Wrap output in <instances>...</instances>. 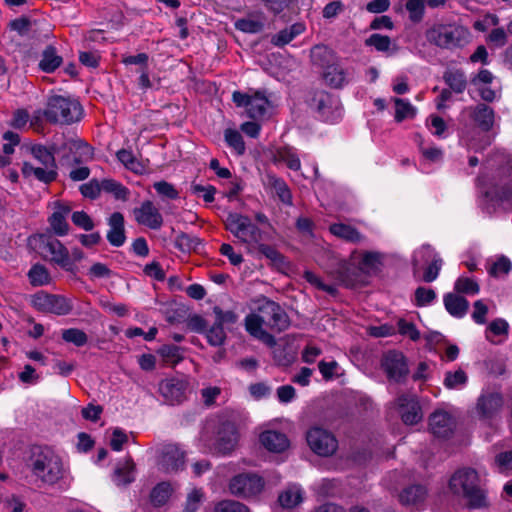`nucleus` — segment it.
Listing matches in <instances>:
<instances>
[{"mask_svg":"<svg viewBox=\"0 0 512 512\" xmlns=\"http://www.w3.org/2000/svg\"><path fill=\"white\" fill-rule=\"evenodd\" d=\"M448 488L454 496L463 499L470 510L490 507L486 484L472 467L456 470L449 479Z\"/></svg>","mask_w":512,"mask_h":512,"instance_id":"nucleus-1","label":"nucleus"},{"mask_svg":"<svg viewBox=\"0 0 512 512\" xmlns=\"http://www.w3.org/2000/svg\"><path fill=\"white\" fill-rule=\"evenodd\" d=\"M31 155L44 167H55L56 154L65 157L68 153L73 154V161L76 164L87 161L93 157V148L86 141L79 138L64 140L62 143L53 142L50 146L34 144L30 148Z\"/></svg>","mask_w":512,"mask_h":512,"instance_id":"nucleus-2","label":"nucleus"},{"mask_svg":"<svg viewBox=\"0 0 512 512\" xmlns=\"http://www.w3.org/2000/svg\"><path fill=\"white\" fill-rule=\"evenodd\" d=\"M42 115L49 124L71 125L81 121L84 110L77 99L53 94L47 97Z\"/></svg>","mask_w":512,"mask_h":512,"instance_id":"nucleus-3","label":"nucleus"},{"mask_svg":"<svg viewBox=\"0 0 512 512\" xmlns=\"http://www.w3.org/2000/svg\"><path fill=\"white\" fill-rule=\"evenodd\" d=\"M27 463L32 473L45 483L54 484L62 477L61 461L48 447L32 445Z\"/></svg>","mask_w":512,"mask_h":512,"instance_id":"nucleus-4","label":"nucleus"},{"mask_svg":"<svg viewBox=\"0 0 512 512\" xmlns=\"http://www.w3.org/2000/svg\"><path fill=\"white\" fill-rule=\"evenodd\" d=\"M427 41L441 49L452 50L464 47L469 42L470 32L456 24H434L426 30Z\"/></svg>","mask_w":512,"mask_h":512,"instance_id":"nucleus-5","label":"nucleus"},{"mask_svg":"<svg viewBox=\"0 0 512 512\" xmlns=\"http://www.w3.org/2000/svg\"><path fill=\"white\" fill-rule=\"evenodd\" d=\"M306 104L317 119L337 123L342 118V106L337 96L325 90H314L306 98Z\"/></svg>","mask_w":512,"mask_h":512,"instance_id":"nucleus-6","label":"nucleus"},{"mask_svg":"<svg viewBox=\"0 0 512 512\" xmlns=\"http://www.w3.org/2000/svg\"><path fill=\"white\" fill-rule=\"evenodd\" d=\"M225 228L241 242L256 246L263 241V232L250 217L240 213L231 212L225 220Z\"/></svg>","mask_w":512,"mask_h":512,"instance_id":"nucleus-7","label":"nucleus"},{"mask_svg":"<svg viewBox=\"0 0 512 512\" xmlns=\"http://www.w3.org/2000/svg\"><path fill=\"white\" fill-rule=\"evenodd\" d=\"M31 306L42 313L65 316L72 312L74 305L70 298L40 290L31 296Z\"/></svg>","mask_w":512,"mask_h":512,"instance_id":"nucleus-8","label":"nucleus"},{"mask_svg":"<svg viewBox=\"0 0 512 512\" xmlns=\"http://www.w3.org/2000/svg\"><path fill=\"white\" fill-rule=\"evenodd\" d=\"M232 101L237 107L245 108L248 116L252 119H263L267 115L270 101L265 91L257 90L252 94L241 91H234Z\"/></svg>","mask_w":512,"mask_h":512,"instance_id":"nucleus-9","label":"nucleus"},{"mask_svg":"<svg viewBox=\"0 0 512 512\" xmlns=\"http://www.w3.org/2000/svg\"><path fill=\"white\" fill-rule=\"evenodd\" d=\"M265 487V480L256 473H240L229 482V491L239 498H252L259 495Z\"/></svg>","mask_w":512,"mask_h":512,"instance_id":"nucleus-10","label":"nucleus"},{"mask_svg":"<svg viewBox=\"0 0 512 512\" xmlns=\"http://www.w3.org/2000/svg\"><path fill=\"white\" fill-rule=\"evenodd\" d=\"M306 440L311 450L322 457H328L335 453L338 441L335 436L320 427H312L306 434Z\"/></svg>","mask_w":512,"mask_h":512,"instance_id":"nucleus-11","label":"nucleus"},{"mask_svg":"<svg viewBox=\"0 0 512 512\" xmlns=\"http://www.w3.org/2000/svg\"><path fill=\"white\" fill-rule=\"evenodd\" d=\"M185 456L179 445L164 444L158 450V468L164 473H177L185 467Z\"/></svg>","mask_w":512,"mask_h":512,"instance_id":"nucleus-12","label":"nucleus"},{"mask_svg":"<svg viewBox=\"0 0 512 512\" xmlns=\"http://www.w3.org/2000/svg\"><path fill=\"white\" fill-rule=\"evenodd\" d=\"M262 318L265 320V326L271 331L280 333L290 326V319L286 311L279 303L273 300H266L260 307Z\"/></svg>","mask_w":512,"mask_h":512,"instance_id":"nucleus-13","label":"nucleus"},{"mask_svg":"<svg viewBox=\"0 0 512 512\" xmlns=\"http://www.w3.org/2000/svg\"><path fill=\"white\" fill-rule=\"evenodd\" d=\"M43 249L52 255L51 261L67 272H74L76 266L71 260L70 253L65 245L52 235L39 236Z\"/></svg>","mask_w":512,"mask_h":512,"instance_id":"nucleus-14","label":"nucleus"},{"mask_svg":"<svg viewBox=\"0 0 512 512\" xmlns=\"http://www.w3.org/2000/svg\"><path fill=\"white\" fill-rule=\"evenodd\" d=\"M504 407V397L498 391H485L477 399L475 411L482 421L496 418Z\"/></svg>","mask_w":512,"mask_h":512,"instance_id":"nucleus-15","label":"nucleus"},{"mask_svg":"<svg viewBox=\"0 0 512 512\" xmlns=\"http://www.w3.org/2000/svg\"><path fill=\"white\" fill-rule=\"evenodd\" d=\"M239 433L232 421H223L217 430V437L214 443V451L218 454L228 455L232 453L238 443Z\"/></svg>","mask_w":512,"mask_h":512,"instance_id":"nucleus-16","label":"nucleus"},{"mask_svg":"<svg viewBox=\"0 0 512 512\" xmlns=\"http://www.w3.org/2000/svg\"><path fill=\"white\" fill-rule=\"evenodd\" d=\"M381 367L389 381L400 383L409 374V368L404 354H384Z\"/></svg>","mask_w":512,"mask_h":512,"instance_id":"nucleus-17","label":"nucleus"},{"mask_svg":"<svg viewBox=\"0 0 512 512\" xmlns=\"http://www.w3.org/2000/svg\"><path fill=\"white\" fill-rule=\"evenodd\" d=\"M133 215L139 225L146 226L152 230H159L163 225L162 214L150 200H145L141 203L140 207L134 208Z\"/></svg>","mask_w":512,"mask_h":512,"instance_id":"nucleus-18","label":"nucleus"},{"mask_svg":"<svg viewBox=\"0 0 512 512\" xmlns=\"http://www.w3.org/2000/svg\"><path fill=\"white\" fill-rule=\"evenodd\" d=\"M188 382L183 379L170 378L159 383V392L164 400L170 404H180L186 399Z\"/></svg>","mask_w":512,"mask_h":512,"instance_id":"nucleus-19","label":"nucleus"},{"mask_svg":"<svg viewBox=\"0 0 512 512\" xmlns=\"http://www.w3.org/2000/svg\"><path fill=\"white\" fill-rule=\"evenodd\" d=\"M401 419L406 425H415L423 418L422 408L416 395L403 394L397 399Z\"/></svg>","mask_w":512,"mask_h":512,"instance_id":"nucleus-20","label":"nucleus"},{"mask_svg":"<svg viewBox=\"0 0 512 512\" xmlns=\"http://www.w3.org/2000/svg\"><path fill=\"white\" fill-rule=\"evenodd\" d=\"M265 320L262 318V312L249 313L245 317V329L255 339L266 344L268 347L273 348L276 345V339L265 329Z\"/></svg>","mask_w":512,"mask_h":512,"instance_id":"nucleus-21","label":"nucleus"},{"mask_svg":"<svg viewBox=\"0 0 512 512\" xmlns=\"http://www.w3.org/2000/svg\"><path fill=\"white\" fill-rule=\"evenodd\" d=\"M333 278L341 285L347 288H353L359 283L361 277V268L341 260L331 272Z\"/></svg>","mask_w":512,"mask_h":512,"instance_id":"nucleus-22","label":"nucleus"},{"mask_svg":"<svg viewBox=\"0 0 512 512\" xmlns=\"http://www.w3.org/2000/svg\"><path fill=\"white\" fill-rule=\"evenodd\" d=\"M109 229L106 234L108 243L113 247H121L126 242L125 219L121 212H113L107 218Z\"/></svg>","mask_w":512,"mask_h":512,"instance_id":"nucleus-23","label":"nucleus"},{"mask_svg":"<svg viewBox=\"0 0 512 512\" xmlns=\"http://www.w3.org/2000/svg\"><path fill=\"white\" fill-rule=\"evenodd\" d=\"M454 421L451 415L445 411L437 410L429 417V429L438 438H448L454 430Z\"/></svg>","mask_w":512,"mask_h":512,"instance_id":"nucleus-24","label":"nucleus"},{"mask_svg":"<svg viewBox=\"0 0 512 512\" xmlns=\"http://www.w3.org/2000/svg\"><path fill=\"white\" fill-rule=\"evenodd\" d=\"M418 254H421L425 261H427L429 258H432L431 263L424 270L422 280L426 283L435 281L438 278L443 265L442 258L429 244L422 245L418 251Z\"/></svg>","mask_w":512,"mask_h":512,"instance_id":"nucleus-25","label":"nucleus"},{"mask_svg":"<svg viewBox=\"0 0 512 512\" xmlns=\"http://www.w3.org/2000/svg\"><path fill=\"white\" fill-rule=\"evenodd\" d=\"M322 78L332 89H342L350 82L349 73L339 60L322 71Z\"/></svg>","mask_w":512,"mask_h":512,"instance_id":"nucleus-26","label":"nucleus"},{"mask_svg":"<svg viewBox=\"0 0 512 512\" xmlns=\"http://www.w3.org/2000/svg\"><path fill=\"white\" fill-rule=\"evenodd\" d=\"M71 212L70 206L56 203L54 212L48 217V223L54 235L63 237L69 232V224L66 217Z\"/></svg>","mask_w":512,"mask_h":512,"instance_id":"nucleus-27","label":"nucleus"},{"mask_svg":"<svg viewBox=\"0 0 512 512\" xmlns=\"http://www.w3.org/2000/svg\"><path fill=\"white\" fill-rule=\"evenodd\" d=\"M261 445L270 452L282 453L289 447L287 436L279 431L266 430L259 436Z\"/></svg>","mask_w":512,"mask_h":512,"instance_id":"nucleus-28","label":"nucleus"},{"mask_svg":"<svg viewBox=\"0 0 512 512\" xmlns=\"http://www.w3.org/2000/svg\"><path fill=\"white\" fill-rule=\"evenodd\" d=\"M21 172L25 178L34 176L35 179L44 184H51L58 177L57 166L34 167L31 163L27 161L23 162Z\"/></svg>","mask_w":512,"mask_h":512,"instance_id":"nucleus-29","label":"nucleus"},{"mask_svg":"<svg viewBox=\"0 0 512 512\" xmlns=\"http://www.w3.org/2000/svg\"><path fill=\"white\" fill-rule=\"evenodd\" d=\"M446 311L454 318H463L469 309L468 300L456 293L448 292L443 296Z\"/></svg>","mask_w":512,"mask_h":512,"instance_id":"nucleus-30","label":"nucleus"},{"mask_svg":"<svg viewBox=\"0 0 512 512\" xmlns=\"http://www.w3.org/2000/svg\"><path fill=\"white\" fill-rule=\"evenodd\" d=\"M442 79L455 94H462L467 88V76L461 68H447Z\"/></svg>","mask_w":512,"mask_h":512,"instance_id":"nucleus-31","label":"nucleus"},{"mask_svg":"<svg viewBox=\"0 0 512 512\" xmlns=\"http://www.w3.org/2000/svg\"><path fill=\"white\" fill-rule=\"evenodd\" d=\"M63 64V57L57 53L54 45H47L41 54V59L38 63L40 71L51 74L54 73Z\"/></svg>","mask_w":512,"mask_h":512,"instance_id":"nucleus-32","label":"nucleus"},{"mask_svg":"<svg viewBox=\"0 0 512 512\" xmlns=\"http://www.w3.org/2000/svg\"><path fill=\"white\" fill-rule=\"evenodd\" d=\"M509 335V323L503 318L492 320L485 330L486 339L493 344L504 342Z\"/></svg>","mask_w":512,"mask_h":512,"instance_id":"nucleus-33","label":"nucleus"},{"mask_svg":"<svg viewBox=\"0 0 512 512\" xmlns=\"http://www.w3.org/2000/svg\"><path fill=\"white\" fill-rule=\"evenodd\" d=\"M426 347L429 352H459L456 344L449 343L443 334L440 332H430L425 335Z\"/></svg>","mask_w":512,"mask_h":512,"instance_id":"nucleus-34","label":"nucleus"},{"mask_svg":"<svg viewBox=\"0 0 512 512\" xmlns=\"http://www.w3.org/2000/svg\"><path fill=\"white\" fill-rule=\"evenodd\" d=\"M310 57L313 65L320 67L322 71L339 60L336 53L326 45H315L311 49Z\"/></svg>","mask_w":512,"mask_h":512,"instance_id":"nucleus-35","label":"nucleus"},{"mask_svg":"<svg viewBox=\"0 0 512 512\" xmlns=\"http://www.w3.org/2000/svg\"><path fill=\"white\" fill-rule=\"evenodd\" d=\"M329 232L335 237L349 243H360L364 239V236L359 232L357 228L341 222L332 223L329 226Z\"/></svg>","mask_w":512,"mask_h":512,"instance_id":"nucleus-36","label":"nucleus"},{"mask_svg":"<svg viewBox=\"0 0 512 512\" xmlns=\"http://www.w3.org/2000/svg\"><path fill=\"white\" fill-rule=\"evenodd\" d=\"M234 27L236 30L246 34H257L264 30V17L262 14H250L248 17L237 19Z\"/></svg>","mask_w":512,"mask_h":512,"instance_id":"nucleus-37","label":"nucleus"},{"mask_svg":"<svg viewBox=\"0 0 512 512\" xmlns=\"http://www.w3.org/2000/svg\"><path fill=\"white\" fill-rule=\"evenodd\" d=\"M426 495L425 486L420 484L410 485L399 494V501L405 506H417L424 502Z\"/></svg>","mask_w":512,"mask_h":512,"instance_id":"nucleus-38","label":"nucleus"},{"mask_svg":"<svg viewBox=\"0 0 512 512\" xmlns=\"http://www.w3.org/2000/svg\"><path fill=\"white\" fill-rule=\"evenodd\" d=\"M175 247L183 253L200 252L204 248L201 238L193 234L180 232L174 241Z\"/></svg>","mask_w":512,"mask_h":512,"instance_id":"nucleus-39","label":"nucleus"},{"mask_svg":"<svg viewBox=\"0 0 512 512\" xmlns=\"http://www.w3.org/2000/svg\"><path fill=\"white\" fill-rule=\"evenodd\" d=\"M305 30V26L302 23H294L290 27L280 30L278 33L271 37V44L276 47H284L289 44L298 35L302 34Z\"/></svg>","mask_w":512,"mask_h":512,"instance_id":"nucleus-40","label":"nucleus"},{"mask_svg":"<svg viewBox=\"0 0 512 512\" xmlns=\"http://www.w3.org/2000/svg\"><path fill=\"white\" fill-rule=\"evenodd\" d=\"M494 110L486 104H478L472 114L473 120L477 123L481 130L488 132L494 125Z\"/></svg>","mask_w":512,"mask_h":512,"instance_id":"nucleus-41","label":"nucleus"},{"mask_svg":"<svg viewBox=\"0 0 512 512\" xmlns=\"http://www.w3.org/2000/svg\"><path fill=\"white\" fill-rule=\"evenodd\" d=\"M136 465L133 459L128 456L123 462H119L114 470V477L117 484L128 485L134 481L133 473Z\"/></svg>","mask_w":512,"mask_h":512,"instance_id":"nucleus-42","label":"nucleus"},{"mask_svg":"<svg viewBox=\"0 0 512 512\" xmlns=\"http://www.w3.org/2000/svg\"><path fill=\"white\" fill-rule=\"evenodd\" d=\"M256 249L258 252L270 260L271 265L277 269H283L287 266L286 257L280 253L274 246L264 244L262 241L257 244Z\"/></svg>","mask_w":512,"mask_h":512,"instance_id":"nucleus-43","label":"nucleus"},{"mask_svg":"<svg viewBox=\"0 0 512 512\" xmlns=\"http://www.w3.org/2000/svg\"><path fill=\"white\" fill-rule=\"evenodd\" d=\"M274 159L275 161L284 162L286 166L293 171H299L301 169L300 158L293 147L285 146L278 148Z\"/></svg>","mask_w":512,"mask_h":512,"instance_id":"nucleus-44","label":"nucleus"},{"mask_svg":"<svg viewBox=\"0 0 512 512\" xmlns=\"http://www.w3.org/2000/svg\"><path fill=\"white\" fill-rule=\"evenodd\" d=\"M172 487L169 482L158 483L150 492V501L154 507H161L167 503L171 494Z\"/></svg>","mask_w":512,"mask_h":512,"instance_id":"nucleus-45","label":"nucleus"},{"mask_svg":"<svg viewBox=\"0 0 512 512\" xmlns=\"http://www.w3.org/2000/svg\"><path fill=\"white\" fill-rule=\"evenodd\" d=\"M101 188L104 192L112 194L115 199L121 201H127L130 195V190L114 179H103Z\"/></svg>","mask_w":512,"mask_h":512,"instance_id":"nucleus-46","label":"nucleus"},{"mask_svg":"<svg viewBox=\"0 0 512 512\" xmlns=\"http://www.w3.org/2000/svg\"><path fill=\"white\" fill-rule=\"evenodd\" d=\"M395 116L397 123L403 122L405 119H413L416 116V108L406 99L394 98Z\"/></svg>","mask_w":512,"mask_h":512,"instance_id":"nucleus-47","label":"nucleus"},{"mask_svg":"<svg viewBox=\"0 0 512 512\" xmlns=\"http://www.w3.org/2000/svg\"><path fill=\"white\" fill-rule=\"evenodd\" d=\"M224 140L228 147L233 149L239 156L243 155L246 151L245 142L241 133L233 128L224 130Z\"/></svg>","mask_w":512,"mask_h":512,"instance_id":"nucleus-48","label":"nucleus"},{"mask_svg":"<svg viewBox=\"0 0 512 512\" xmlns=\"http://www.w3.org/2000/svg\"><path fill=\"white\" fill-rule=\"evenodd\" d=\"M303 500L302 492L297 487H289L281 492L278 501L283 508L292 509L300 504Z\"/></svg>","mask_w":512,"mask_h":512,"instance_id":"nucleus-49","label":"nucleus"},{"mask_svg":"<svg viewBox=\"0 0 512 512\" xmlns=\"http://www.w3.org/2000/svg\"><path fill=\"white\" fill-rule=\"evenodd\" d=\"M28 278L32 286H43L50 282V274L48 269L42 264H34L29 272Z\"/></svg>","mask_w":512,"mask_h":512,"instance_id":"nucleus-50","label":"nucleus"},{"mask_svg":"<svg viewBox=\"0 0 512 512\" xmlns=\"http://www.w3.org/2000/svg\"><path fill=\"white\" fill-rule=\"evenodd\" d=\"M366 47H373L377 52L388 53L390 51L392 41L387 35L373 33L365 39Z\"/></svg>","mask_w":512,"mask_h":512,"instance_id":"nucleus-51","label":"nucleus"},{"mask_svg":"<svg viewBox=\"0 0 512 512\" xmlns=\"http://www.w3.org/2000/svg\"><path fill=\"white\" fill-rule=\"evenodd\" d=\"M61 337L65 342L71 343L76 347H83L88 342L87 334L78 328L63 329Z\"/></svg>","mask_w":512,"mask_h":512,"instance_id":"nucleus-52","label":"nucleus"},{"mask_svg":"<svg viewBox=\"0 0 512 512\" xmlns=\"http://www.w3.org/2000/svg\"><path fill=\"white\" fill-rule=\"evenodd\" d=\"M204 334L208 343L214 347L223 345L226 340L225 329L222 326H220L216 321H214L211 327H206V331L204 332Z\"/></svg>","mask_w":512,"mask_h":512,"instance_id":"nucleus-53","label":"nucleus"},{"mask_svg":"<svg viewBox=\"0 0 512 512\" xmlns=\"http://www.w3.org/2000/svg\"><path fill=\"white\" fill-rule=\"evenodd\" d=\"M485 196L491 201L500 203L512 201V185H497L490 191H486Z\"/></svg>","mask_w":512,"mask_h":512,"instance_id":"nucleus-54","label":"nucleus"},{"mask_svg":"<svg viewBox=\"0 0 512 512\" xmlns=\"http://www.w3.org/2000/svg\"><path fill=\"white\" fill-rule=\"evenodd\" d=\"M437 297L434 289L419 286L414 291V305L416 307H426L430 305Z\"/></svg>","mask_w":512,"mask_h":512,"instance_id":"nucleus-55","label":"nucleus"},{"mask_svg":"<svg viewBox=\"0 0 512 512\" xmlns=\"http://www.w3.org/2000/svg\"><path fill=\"white\" fill-rule=\"evenodd\" d=\"M215 321L222 326L230 329L238 321V315L232 310H223L219 306L213 307Z\"/></svg>","mask_w":512,"mask_h":512,"instance_id":"nucleus-56","label":"nucleus"},{"mask_svg":"<svg viewBox=\"0 0 512 512\" xmlns=\"http://www.w3.org/2000/svg\"><path fill=\"white\" fill-rule=\"evenodd\" d=\"M272 187L279 200L288 206L293 205V197L290 188L282 178H275L272 182Z\"/></svg>","mask_w":512,"mask_h":512,"instance_id":"nucleus-57","label":"nucleus"},{"mask_svg":"<svg viewBox=\"0 0 512 512\" xmlns=\"http://www.w3.org/2000/svg\"><path fill=\"white\" fill-rule=\"evenodd\" d=\"M213 512H251L245 504L232 500L224 499L214 505Z\"/></svg>","mask_w":512,"mask_h":512,"instance_id":"nucleus-58","label":"nucleus"},{"mask_svg":"<svg viewBox=\"0 0 512 512\" xmlns=\"http://www.w3.org/2000/svg\"><path fill=\"white\" fill-rule=\"evenodd\" d=\"M454 290L457 293L476 295L480 291L479 284L469 277H459L454 283Z\"/></svg>","mask_w":512,"mask_h":512,"instance_id":"nucleus-59","label":"nucleus"},{"mask_svg":"<svg viewBox=\"0 0 512 512\" xmlns=\"http://www.w3.org/2000/svg\"><path fill=\"white\" fill-rule=\"evenodd\" d=\"M405 7L411 22L419 23L423 20L425 15L424 0H407Z\"/></svg>","mask_w":512,"mask_h":512,"instance_id":"nucleus-60","label":"nucleus"},{"mask_svg":"<svg viewBox=\"0 0 512 512\" xmlns=\"http://www.w3.org/2000/svg\"><path fill=\"white\" fill-rule=\"evenodd\" d=\"M395 328L396 332L402 336L408 337L412 341H417L420 338V331L417 329L416 325L404 318L398 319Z\"/></svg>","mask_w":512,"mask_h":512,"instance_id":"nucleus-61","label":"nucleus"},{"mask_svg":"<svg viewBox=\"0 0 512 512\" xmlns=\"http://www.w3.org/2000/svg\"><path fill=\"white\" fill-rule=\"evenodd\" d=\"M153 188L163 199L176 200L179 198V192L175 186L165 180L155 182Z\"/></svg>","mask_w":512,"mask_h":512,"instance_id":"nucleus-62","label":"nucleus"},{"mask_svg":"<svg viewBox=\"0 0 512 512\" xmlns=\"http://www.w3.org/2000/svg\"><path fill=\"white\" fill-rule=\"evenodd\" d=\"M71 221L75 226L85 231H92L95 227L93 219L83 210L74 211L71 215Z\"/></svg>","mask_w":512,"mask_h":512,"instance_id":"nucleus-63","label":"nucleus"},{"mask_svg":"<svg viewBox=\"0 0 512 512\" xmlns=\"http://www.w3.org/2000/svg\"><path fill=\"white\" fill-rule=\"evenodd\" d=\"M512 270L510 259L504 255L500 256L488 269V273L492 277H498L500 274H508Z\"/></svg>","mask_w":512,"mask_h":512,"instance_id":"nucleus-64","label":"nucleus"}]
</instances>
